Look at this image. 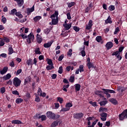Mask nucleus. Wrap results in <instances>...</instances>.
Segmentation results:
<instances>
[{"mask_svg":"<svg viewBox=\"0 0 127 127\" xmlns=\"http://www.w3.org/2000/svg\"><path fill=\"white\" fill-rule=\"evenodd\" d=\"M59 14V12L58 11H55V13L51 16L52 23L53 25H56V24H58V21L59 20V18H58Z\"/></svg>","mask_w":127,"mask_h":127,"instance_id":"f257e3e1","label":"nucleus"},{"mask_svg":"<svg viewBox=\"0 0 127 127\" xmlns=\"http://www.w3.org/2000/svg\"><path fill=\"white\" fill-rule=\"evenodd\" d=\"M103 91L104 92L100 90H96L95 92V95H97V96H99L100 98H104V94L106 95L107 99L111 98V94H110L109 92H107L106 90Z\"/></svg>","mask_w":127,"mask_h":127,"instance_id":"f03ea898","label":"nucleus"},{"mask_svg":"<svg viewBox=\"0 0 127 127\" xmlns=\"http://www.w3.org/2000/svg\"><path fill=\"white\" fill-rule=\"evenodd\" d=\"M46 115L48 119H51L52 120H57V119H59L60 118V115H55V114L53 113L51 111H48L46 113Z\"/></svg>","mask_w":127,"mask_h":127,"instance_id":"7ed1b4c3","label":"nucleus"},{"mask_svg":"<svg viewBox=\"0 0 127 127\" xmlns=\"http://www.w3.org/2000/svg\"><path fill=\"white\" fill-rule=\"evenodd\" d=\"M13 84L15 87H19L20 84H21V80L17 77H15L13 79Z\"/></svg>","mask_w":127,"mask_h":127,"instance_id":"20e7f679","label":"nucleus"},{"mask_svg":"<svg viewBox=\"0 0 127 127\" xmlns=\"http://www.w3.org/2000/svg\"><path fill=\"white\" fill-rule=\"evenodd\" d=\"M33 39H34V35H33V33H31L28 36L27 42L28 43H31L33 41Z\"/></svg>","mask_w":127,"mask_h":127,"instance_id":"39448f33","label":"nucleus"},{"mask_svg":"<svg viewBox=\"0 0 127 127\" xmlns=\"http://www.w3.org/2000/svg\"><path fill=\"white\" fill-rule=\"evenodd\" d=\"M114 43H113V42H107L105 45V47L107 50H110V49H112Z\"/></svg>","mask_w":127,"mask_h":127,"instance_id":"423d86ee","label":"nucleus"},{"mask_svg":"<svg viewBox=\"0 0 127 127\" xmlns=\"http://www.w3.org/2000/svg\"><path fill=\"white\" fill-rule=\"evenodd\" d=\"M65 30H69L71 28V26H72V24H67V20H65L64 23L63 24Z\"/></svg>","mask_w":127,"mask_h":127,"instance_id":"0eeeda50","label":"nucleus"},{"mask_svg":"<svg viewBox=\"0 0 127 127\" xmlns=\"http://www.w3.org/2000/svg\"><path fill=\"white\" fill-rule=\"evenodd\" d=\"M107 115L108 114L106 113H103L100 114V116H101V120H102L103 122H105V121H107Z\"/></svg>","mask_w":127,"mask_h":127,"instance_id":"6e6552de","label":"nucleus"},{"mask_svg":"<svg viewBox=\"0 0 127 127\" xmlns=\"http://www.w3.org/2000/svg\"><path fill=\"white\" fill-rule=\"evenodd\" d=\"M83 117H84V114L82 113H77L74 115V118L77 119H81Z\"/></svg>","mask_w":127,"mask_h":127,"instance_id":"1a4fd4ad","label":"nucleus"},{"mask_svg":"<svg viewBox=\"0 0 127 127\" xmlns=\"http://www.w3.org/2000/svg\"><path fill=\"white\" fill-rule=\"evenodd\" d=\"M92 26H93V21L92 20H90L88 24L86 26V29H88V30L92 28Z\"/></svg>","mask_w":127,"mask_h":127,"instance_id":"9d476101","label":"nucleus"},{"mask_svg":"<svg viewBox=\"0 0 127 127\" xmlns=\"http://www.w3.org/2000/svg\"><path fill=\"white\" fill-rule=\"evenodd\" d=\"M79 50L80 51H81L80 53L81 55V56H82V57H85V56H86V52H85V46H84L83 48H79Z\"/></svg>","mask_w":127,"mask_h":127,"instance_id":"9b49d317","label":"nucleus"},{"mask_svg":"<svg viewBox=\"0 0 127 127\" xmlns=\"http://www.w3.org/2000/svg\"><path fill=\"white\" fill-rule=\"evenodd\" d=\"M11 78V74L10 73H7L2 77V80L6 81V80H9Z\"/></svg>","mask_w":127,"mask_h":127,"instance_id":"f8f14e48","label":"nucleus"},{"mask_svg":"<svg viewBox=\"0 0 127 127\" xmlns=\"http://www.w3.org/2000/svg\"><path fill=\"white\" fill-rule=\"evenodd\" d=\"M7 70H8V67L6 66L4 67L2 70H0L1 75H4L7 72Z\"/></svg>","mask_w":127,"mask_h":127,"instance_id":"ddd939ff","label":"nucleus"},{"mask_svg":"<svg viewBox=\"0 0 127 127\" xmlns=\"http://www.w3.org/2000/svg\"><path fill=\"white\" fill-rule=\"evenodd\" d=\"M15 1H16L18 6H22L23 3H24V1L23 0H14Z\"/></svg>","mask_w":127,"mask_h":127,"instance_id":"4468645a","label":"nucleus"},{"mask_svg":"<svg viewBox=\"0 0 127 127\" xmlns=\"http://www.w3.org/2000/svg\"><path fill=\"white\" fill-rule=\"evenodd\" d=\"M36 38L38 43H41L42 42V37H41V36H40L39 34H37Z\"/></svg>","mask_w":127,"mask_h":127,"instance_id":"2eb2a0df","label":"nucleus"},{"mask_svg":"<svg viewBox=\"0 0 127 127\" xmlns=\"http://www.w3.org/2000/svg\"><path fill=\"white\" fill-rule=\"evenodd\" d=\"M105 23L106 24H108V23H110V24L113 23V21H112V18H111V16H109L108 17V18L107 19H106L105 21Z\"/></svg>","mask_w":127,"mask_h":127,"instance_id":"dca6fc26","label":"nucleus"},{"mask_svg":"<svg viewBox=\"0 0 127 127\" xmlns=\"http://www.w3.org/2000/svg\"><path fill=\"white\" fill-rule=\"evenodd\" d=\"M34 11V6H33L32 7L27 9V14H30L31 12Z\"/></svg>","mask_w":127,"mask_h":127,"instance_id":"f3484780","label":"nucleus"},{"mask_svg":"<svg viewBox=\"0 0 127 127\" xmlns=\"http://www.w3.org/2000/svg\"><path fill=\"white\" fill-rule=\"evenodd\" d=\"M11 124L14 125H21L22 123L19 120H13L11 121Z\"/></svg>","mask_w":127,"mask_h":127,"instance_id":"a211bd4d","label":"nucleus"},{"mask_svg":"<svg viewBox=\"0 0 127 127\" xmlns=\"http://www.w3.org/2000/svg\"><path fill=\"white\" fill-rule=\"evenodd\" d=\"M38 94L39 95V96H41V97H46V93H45V92H42L41 91V89H39L38 90Z\"/></svg>","mask_w":127,"mask_h":127,"instance_id":"6ab92c4d","label":"nucleus"},{"mask_svg":"<svg viewBox=\"0 0 127 127\" xmlns=\"http://www.w3.org/2000/svg\"><path fill=\"white\" fill-rule=\"evenodd\" d=\"M8 54L9 55H11L12 53H13V49H12V46H9L8 50Z\"/></svg>","mask_w":127,"mask_h":127,"instance_id":"aec40b11","label":"nucleus"},{"mask_svg":"<svg viewBox=\"0 0 127 127\" xmlns=\"http://www.w3.org/2000/svg\"><path fill=\"white\" fill-rule=\"evenodd\" d=\"M52 42H49L48 43H45L44 44V47H45V48H49V47L52 45Z\"/></svg>","mask_w":127,"mask_h":127,"instance_id":"412c9836","label":"nucleus"},{"mask_svg":"<svg viewBox=\"0 0 127 127\" xmlns=\"http://www.w3.org/2000/svg\"><path fill=\"white\" fill-rule=\"evenodd\" d=\"M59 124V121H56L52 123V125H51V127H56Z\"/></svg>","mask_w":127,"mask_h":127,"instance_id":"4be33fe9","label":"nucleus"},{"mask_svg":"<svg viewBox=\"0 0 127 127\" xmlns=\"http://www.w3.org/2000/svg\"><path fill=\"white\" fill-rule=\"evenodd\" d=\"M99 113H107L108 112V109L107 108L101 107L99 108Z\"/></svg>","mask_w":127,"mask_h":127,"instance_id":"5701e85b","label":"nucleus"},{"mask_svg":"<svg viewBox=\"0 0 127 127\" xmlns=\"http://www.w3.org/2000/svg\"><path fill=\"white\" fill-rule=\"evenodd\" d=\"M42 18V17L41 16H37L33 18V20L35 21V22H38V21H39Z\"/></svg>","mask_w":127,"mask_h":127,"instance_id":"b1692460","label":"nucleus"},{"mask_svg":"<svg viewBox=\"0 0 127 127\" xmlns=\"http://www.w3.org/2000/svg\"><path fill=\"white\" fill-rule=\"evenodd\" d=\"M75 91H80V89H81V85L79 84H76L74 85Z\"/></svg>","mask_w":127,"mask_h":127,"instance_id":"393cba45","label":"nucleus"},{"mask_svg":"<svg viewBox=\"0 0 127 127\" xmlns=\"http://www.w3.org/2000/svg\"><path fill=\"white\" fill-rule=\"evenodd\" d=\"M103 91H106V92L110 93V94H115V93H116V92L113 90H111V89H102Z\"/></svg>","mask_w":127,"mask_h":127,"instance_id":"a878e982","label":"nucleus"},{"mask_svg":"<svg viewBox=\"0 0 127 127\" xmlns=\"http://www.w3.org/2000/svg\"><path fill=\"white\" fill-rule=\"evenodd\" d=\"M27 64L28 65V66H30V65L32 66L33 65V63H32V60L31 59H29L27 61Z\"/></svg>","mask_w":127,"mask_h":127,"instance_id":"bb28decb","label":"nucleus"},{"mask_svg":"<svg viewBox=\"0 0 127 127\" xmlns=\"http://www.w3.org/2000/svg\"><path fill=\"white\" fill-rule=\"evenodd\" d=\"M72 107H73V103L71 102H68L65 104V108H67L68 109H70Z\"/></svg>","mask_w":127,"mask_h":127,"instance_id":"cd10ccee","label":"nucleus"},{"mask_svg":"<svg viewBox=\"0 0 127 127\" xmlns=\"http://www.w3.org/2000/svg\"><path fill=\"white\" fill-rule=\"evenodd\" d=\"M73 69H74V67L71 66L70 65L67 66L65 68L66 71H67V72H69V71H70V70H71V71H72Z\"/></svg>","mask_w":127,"mask_h":127,"instance_id":"c85d7f7f","label":"nucleus"},{"mask_svg":"<svg viewBox=\"0 0 127 127\" xmlns=\"http://www.w3.org/2000/svg\"><path fill=\"white\" fill-rule=\"evenodd\" d=\"M109 101L111 103H112V104H114V105H116V104L118 103V101H117V100L114 98L110 99Z\"/></svg>","mask_w":127,"mask_h":127,"instance_id":"c756f323","label":"nucleus"},{"mask_svg":"<svg viewBox=\"0 0 127 127\" xmlns=\"http://www.w3.org/2000/svg\"><path fill=\"white\" fill-rule=\"evenodd\" d=\"M54 68V66H53V64H49L46 67V69L48 70H52V69H53Z\"/></svg>","mask_w":127,"mask_h":127,"instance_id":"7c9ffc66","label":"nucleus"},{"mask_svg":"<svg viewBox=\"0 0 127 127\" xmlns=\"http://www.w3.org/2000/svg\"><path fill=\"white\" fill-rule=\"evenodd\" d=\"M25 30V33H27L28 32V30H29V29L28 28H24L22 27L20 29L21 32H23V31Z\"/></svg>","mask_w":127,"mask_h":127,"instance_id":"2f4dec72","label":"nucleus"},{"mask_svg":"<svg viewBox=\"0 0 127 127\" xmlns=\"http://www.w3.org/2000/svg\"><path fill=\"white\" fill-rule=\"evenodd\" d=\"M96 41L99 43L101 42V41H103V39H102V37L101 36H98L96 37Z\"/></svg>","mask_w":127,"mask_h":127,"instance_id":"473e14b6","label":"nucleus"},{"mask_svg":"<svg viewBox=\"0 0 127 127\" xmlns=\"http://www.w3.org/2000/svg\"><path fill=\"white\" fill-rule=\"evenodd\" d=\"M78 69L79 70V72H80V73H81V72H84V65L82 64L80 65Z\"/></svg>","mask_w":127,"mask_h":127,"instance_id":"72a5a7b5","label":"nucleus"},{"mask_svg":"<svg viewBox=\"0 0 127 127\" xmlns=\"http://www.w3.org/2000/svg\"><path fill=\"white\" fill-rule=\"evenodd\" d=\"M16 16H18L19 18H22V17H23V16L21 14L20 12H17L16 13Z\"/></svg>","mask_w":127,"mask_h":127,"instance_id":"f704fd0d","label":"nucleus"},{"mask_svg":"<svg viewBox=\"0 0 127 127\" xmlns=\"http://www.w3.org/2000/svg\"><path fill=\"white\" fill-rule=\"evenodd\" d=\"M35 52L36 54H39V55L41 54V52H40V49H39V48H37L35 50Z\"/></svg>","mask_w":127,"mask_h":127,"instance_id":"c9c22d12","label":"nucleus"},{"mask_svg":"<svg viewBox=\"0 0 127 127\" xmlns=\"http://www.w3.org/2000/svg\"><path fill=\"white\" fill-rule=\"evenodd\" d=\"M23 102V99L21 98H17L16 100V104H20V103H22Z\"/></svg>","mask_w":127,"mask_h":127,"instance_id":"e433bc0d","label":"nucleus"},{"mask_svg":"<svg viewBox=\"0 0 127 127\" xmlns=\"http://www.w3.org/2000/svg\"><path fill=\"white\" fill-rule=\"evenodd\" d=\"M75 81V76L74 75L71 76L69 79V82L71 83H74Z\"/></svg>","mask_w":127,"mask_h":127,"instance_id":"4c0bfd02","label":"nucleus"},{"mask_svg":"<svg viewBox=\"0 0 127 127\" xmlns=\"http://www.w3.org/2000/svg\"><path fill=\"white\" fill-rule=\"evenodd\" d=\"M57 102H59L61 104H63V98L61 97H57Z\"/></svg>","mask_w":127,"mask_h":127,"instance_id":"58836bf2","label":"nucleus"},{"mask_svg":"<svg viewBox=\"0 0 127 127\" xmlns=\"http://www.w3.org/2000/svg\"><path fill=\"white\" fill-rule=\"evenodd\" d=\"M68 7H72V6L75 5V2H71L67 3Z\"/></svg>","mask_w":127,"mask_h":127,"instance_id":"ea45409f","label":"nucleus"},{"mask_svg":"<svg viewBox=\"0 0 127 127\" xmlns=\"http://www.w3.org/2000/svg\"><path fill=\"white\" fill-rule=\"evenodd\" d=\"M16 9L14 8L11 10V12L10 13V14H12L13 15H14V14H16Z\"/></svg>","mask_w":127,"mask_h":127,"instance_id":"a19ab883","label":"nucleus"},{"mask_svg":"<svg viewBox=\"0 0 127 127\" xmlns=\"http://www.w3.org/2000/svg\"><path fill=\"white\" fill-rule=\"evenodd\" d=\"M87 66H88L89 69H91V68H94V64L91 63H87Z\"/></svg>","mask_w":127,"mask_h":127,"instance_id":"79ce46f5","label":"nucleus"},{"mask_svg":"<svg viewBox=\"0 0 127 127\" xmlns=\"http://www.w3.org/2000/svg\"><path fill=\"white\" fill-rule=\"evenodd\" d=\"M46 61L48 62L49 65H53V63H52V60L51 59H47Z\"/></svg>","mask_w":127,"mask_h":127,"instance_id":"37998d69","label":"nucleus"},{"mask_svg":"<svg viewBox=\"0 0 127 127\" xmlns=\"http://www.w3.org/2000/svg\"><path fill=\"white\" fill-rule=\"evenodd\" d=\"M115 8H116L115 7V6H114V5H110L109 7V10H110V11H113V10H115Z\"/></svg>","mask_w":127,"mask_h":127,"instance_id":"c03bdc74","label":"nucleus"},{"mask_svg":"<svg viewBox=\"0 0 127 127\" xmlns=\"http://www.w3.org/2000/svg\"><path fill=\"white\" fill-rule=\"evenodd\" d=\"M70 110V108H68L67 107L66 108H63L61 110V112H67L68 111H69Z\"/></svg>","mask_w":127,"mask_h":127,"instance_id":"a18cd8bd","label":"nucleus"},{"mask_svg":"<svg viewBox=\"0 0 127 127\" xmlns=\"http://www.w3.org/2000/svg\"><path fill=\"white\" fill-rule=\"evenodd\" d=\"M1 94H3L5 92V87H2L0 89Z\"/></svg>","mask_w":127,"mask_h":127,"instance_id":"49530a36","label":"nucleus"},{"mask_svg":"<svg viewBox=\"0 0 127 127\" xmlns=\"http://www.w3.org/2000/svg\"><path fill=\"white\" fill-rule=\"evenodd\" d=\"M3 41H4V42H6V43H8L9 42V39L8 38L4 37L2 39Z\"/></svg>","mask_w":127,"mask_h":127,"instance_id":"de8ad7c7","label":"nucleus"},{"mask_svg":"<svg viewBox=\"0 0 127 127\" xmlns=\"http://www.w3.org/2000/svg\"><path fill=\"white\" fill-rule=\"evenodd\" d=\"M107 103L108 102L107 101H103L100 102L99 104L101 106H105Z\"/></svg>","mask_w":127,"mask_h":127,"instance_id":"09e8293b","label":"nucleus"},{"mask_svg":"<svg viewBox=\"0 0 127 127\" xmlns=\"http://www.w3.org/2000/svg\"><path fill=\"white\" fill-rule=\"evenodd\" d=\"M89 104H90V105H92V106H93V107H97V102H93V101H90L89 102Z\"/></svg>","mask_w":127,"mask_h":127,"instance_id":"8fccbe9b","label":"nucleus"},{"mask_svg":"<svg viewBox=\"0 0 127 127\" xmlns=\"http://www.w3.org/2000/svg\"><path fill=\"white\" fill-rule=\"evenodd\" d=\"M58 73H59V74H62V73H63V67L60 66L59 67Z\"/></svg>","mask_w":127,"mask_h":127,"instance_id":"3c124183","label":"nucleus"},{"mask_svg":"<svg viewBox=\"0 0 127 127\" xmlns=\"http://www.w3.org/2000/svg\"><path fill=\"white\" fill-rule=\"evenodd\" d=\"M72 50L71 49H69V51L67 52V55L68 56H70V57H71V56H72Z\"/></svg>","mask_w":127,"mask_h":127,"instance_id":"603ef678","label":"nucleus"},{"mask_svg":"<svg viewBox=\"0 0 127 127\" xmlns=\"http://www.w3.org/2000/svg\"><path fill=\"white\" fill-rule=\"evenodd\" d=\"M50 31H51L50 29H46L44 30V33H45V34H48Z\"/></svg>","mask_w":127,"mask_h":127,"instance_id":"864d4df0","label":"nucleus"},{"mask_svg":"<svg viewBox=\"0 0 127 127\" xmlns=\"http://www.w3.org/2000/svg\"><path fill=\"white\" fill-rule=\"evenodd\" d=\"M39 119H41L42 121H45L46 120V116L45 115H42L39 117Z\"/></svg>","mask_w":127,"mask_h":127,"instance_id":"5fc2aeb1","label":"nucleus"},{"mask_svg":"<svg viewBox=\"0 0 127 127\" xmlns=\"http://www.w3.org/2000/svg\"><path fill=\"white\" fill-rule=\"evenodd\" d=\"M73 29L76 32H79V31H80V28L77 26L73 27Z\"/></svg>","mask_w":127,"mask_h":127,"instance_id":"6e6d98bb","label":"nucleus"},{"mask_svg":"<svg viewBox=\"0 0 127 127\" xmlns=\"http://www.w3.org/2000/svg\"><path fill=\"white\" fill-rule=\"evenodd\" d=\"M66 16H67V19H68L69 20H70V19L72 18L71 17V14L70 13V12H68L66 14Z\"/></svg>","mask_w":127,"mask_h":127,"instance_id":"4d7b16f0","label":"nucleus"},{"mask_svg":"<svg viewBox=\"0 0 127 127\" xmlns=\"http://www.w3.org/2000/svg\"><path fill=\"white\" fill-rule=\"evenodd\" d=\"M1 21L3 23H5V22H6V18L5 17H3V15L2 16Z\"/></svg>","mask_w":127,"mask_h":127,"instance_id":"13d9d810","label":"nucleus"},{"mask_svg":"<svg viewBox=\"0 0 127 127\" xmlns=\"http://www.w3.org/2000/svg\"><path fill=\"white\" fill-rule=\"evenodd\" d=\"M119 31H120V28L117 27L115 29V31L114 33V34H118V32H119Z\"/></svg>","mask_w":127,"mask_h":127,"instance_id":"bf43d9fd","label":"nucleus"},{"mask_svg":"<svg viewBox=\"0 0 127 127\" xmlns=\"http://www.w3.org/2000/svg\"><path fill=\"white\" fill-rule=\"evenodd\" d=\"M63 58H64V55H62L61 56L59 57L58 61L60 62L62 61Z\"/></svg>","mask_w":127,"mask_h":127,"instance_id":"052dcab7","label":"nucleus"},{"mask_svg":"<svg viewBox=\"0 0 127 127\" xmlns=\"http://www.w3.org/2000/svg\"><path fill=\"white\" fill-rule=\"evenodd\" d=\"M119 54H120V52H119V51H117L116 52H115L114 53H113L112 56H117V55H119Z\"/></svg>","mask_w":127,"mask_h":127,"instance_id":"680f3d73","label":"nucleus"},{"mask_svg":"<svg viewBox=\"0 0 127 127\" xmlns=\"http://www.w3.org/2000/svg\"><path fill=\"white\" fill-rule=\"evenodd\" d=\"M37 59L34 58L33 60V65L34 64L36 66V65H37Z\"/></svg>","mask_w":127,"mask_h":127,"instance_id":"e2e57ef3","label":"nucleus"},{"mask_svg":"<svg viewBox=\"0 0 127 127\" xmlns=\"http://www.w3.org/2000/svg\"><path fill=\"white\" fill-rule=\"evenodd\" d=\"M12 94L13 95H17L18 96V95H19V93H18V91H16V90H14L12 92Z\"/></svg>","mask_w":127,"mask_h":127,"instance_id":"0e129e2a","label":"nucleus"},{"mask_svg":"<svg viewBox=\"0 0 127 127\" xmlns=\"http://www.w3.org/2000/svg\"><path fill=\"white\" fill-rule=\"evenodd\" d=\"M21 72H22V70L21 69H19L17 70L16 72V75H19V74H20V73H21Z\"/></svg>","mask_w":127,"mask_h":127,"instance_id":"69168bd1","label":"nucleus"},{"mask_svg":"<svg viewBox=\"0 0 127 127\" xmlns=\"http://www.w3.org/2000/svg\"><path fill=\"white\" fill-rule=\"evenodd\" d=\"M39 60L40 61L44 60V56H43V55H40V56H39Z\"/></svg>","mask_w":127,"mask_h":127,"instance_id":"338daca9","label":"nucleus"},{"mask_svg":"<svg viewBox=\"0 0 127 127\" xmlns=\"http://www.w3.org/2000/svg\"><path fill=\"white\" fill-rule=\"evenodd\" d=\"M3 45H4L3 40H0V46H3Z\"/></svg>","mask_w":127,"mask_h":127,"instance_id":"774afa93","label":"nucleus"}]
</instances>
